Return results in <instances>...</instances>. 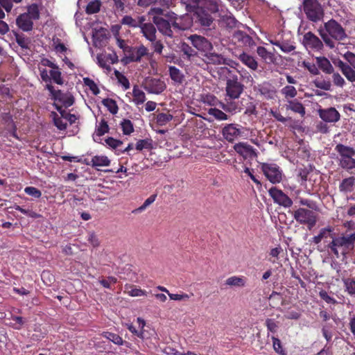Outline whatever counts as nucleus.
Here are the masks:
<instances>
[{
    "label": "nucleus",
    "instance_id": "nucleus-38",
    "mask_svg": "<svg viewBox=\"0 0 355 355\" xmlns=\"http://www.w3.org/2000/svg\"><path fill=\"white\" fill-rule=\"evenodd\" d=\"M24 14H26L33 21L34 20H38L40 17L39 8L36 3H33L28 6L27 12Z\"/></svg>",
    "mask_w": 355,
    "mask_h": 355
},
{
    "label": "nucleus",
    "instance_id": "nucleus-14",
    "mask_svg": "<svg viewBox=\"0 0 355 355\" xmlns=\"http://www.w3.org/2000/svg\"><path fill=\"white\" fill-rule=\"evenodd\" d=\"M241 134V125L235 123L227 124L222 130L223 137L229 142H233Z\"/></svg>",
    "mask_w": 355,
    "mask_h": 355
},
{
    "label": "nucleus",
    "instance_id": "nucleus-61",
    "mask_svg": "<svg viewBox=\"0 0 355 355\" xmlns=\"http://www.w3.org/2000/svg\"><path fill=\"white\" fill-rule=\"evenodd\" d=\"M302 65L304 68H306L311 74L313 75H318L320 73L318 67H317L314 63L303 61Z\"/></svg>",
    "mask_w": 355,
    "mask_h": 355
},
{
    "label": "nucleus",
    "instance_id": "nucleus-13",
    "mask_svg": "<svg viewBox=\"0 0 355 355\" xmlns=\"http://www.w3.org/2000/svg\"><path fill=\"white\" fill-rule=\"evenodd\" d=\"M232 41L241 47H252L255 42L252 37L241 31H236L232 35Z\"/></svg>",
    "mask_w": 355,
    "mask_h": 355
},
{
    "label": "nucleus",
    "instance_id": "nucleus-35",
    "mask_svg": "<svg viewBox=\"0 0 355 355\" xmlns=\"http://www.w3.org/2000/svg\"><path fill=\"white\" fill-rule=\"evenodd\" d=\"M92 166H108L110 164V160L107 156L104 155H96L91 159Z\"/></svg>",
    "mask_w": 355,
    "mask_h": 355
},
{
    "label": "nucleus",
    "instance_id": "nucleus-34",
    "mask_svg": "<svg viewBox=\"0 0 355 355\" xmlns=\"http://www.w3.org/2000/svg\"><path fill=\"white\" fill-rule=\"evenodd\" d=\"M221 3L220 0H205L204 8L209 13H216L219 10V5Z\"/></svg>",
    "mask_w": 355,
    "mask_h": 355
},
{
    "label": "nucleus",
    "instance_id": "nucleus-27",
    "mask_svg": "<svg viewBox=\"0 0 355 355\" xmlns=\"http://www.w3.org/2000/svg\"><path fill=\"white\" fill-rule=\"evenodd\" d=\"M146 21L144 16L138 17L137 19H133L131 16L125 15L121 19V24L128 25L132 28H140L144 21Z\"/></svg>",
    "mask_w": 355,
    "mask_h": 355
},
{
    "label": "nucleus",
    "instance_id": "nucleus-12",
    "mask_svg": "<svg viewBox=\"0 0 355 355\" xmlns=\"http://www.w3.org/2000/svg\"><path fill=\"white\" fill-rule=\"evenodd\" d=\"M233 148L244 159H252L257 157L256 149L246 142H239L233 146Z\"/></svg>",
    "mask_w": 355,
    "mask_h": 355
},
{
    "label": "nucleus",
    "instance_id": "nucleus-4",
    "mask_svg": "<svg viewBox=\"0 0 355 355\" xmlns=\"http://www.w3.org/2000/svg\"><path fill=\"white\" fill-rule=\"evenodd\" d=\"M293 216L298 223L306 225L310 230L316 225L318 220L317 215L313 210L302 207L294 211Z\"/></svg>",
    "mask_w": 355,
    "mask_h": 355
},
{
    "label": "nucleus",
    "instance_id": "nucleus-49",
    "mask_svg": "<svg viewBox=\"0 0 355 355\" xmlns=\"http://www.w3.org/2000/svg\"><path fill=\"white\" fill-rule=\"evenodd\" d=\"M101 3L99 0H95L89 2L86 7V12L87 14H94L100 10Z\"/></svg>",
    "mask_w": 355,
    "mask_h": 355
},
{
    "label": "nucleus",
    "instance_id": "nucleus-17",
    "mask_svg": "<svg viewBox=\"0 0 355 355\" xmlns=\"http://www.w3.org/2000/svg\"><path fill=\"white\" fill-rule=\"evenodd\" d=\"M243 64L246 66L252 71H257L258 69V62L255 58L245 51H241L239 54H234Z\"/></svg>",
    "mask_w": 355,
    "mask_h": 355
},
{
    "label": "nucleus",
    "instance_id": "nucleus-20",
    "mask_svg": "<svg viewBox=\"0 0 355 355\" xmlns=\"http://www.w3.org/2000/svg\"><path fill=\"white\" fill-rule=\"evenodd\" d=\"M156 28L154 24L145 23V21L140 26L141 33L143 34V36L150 42H154L157 39Z\"/></svg>",
    "mask_w": 355,
    "mask_h": 355
},
{
    "label": "nucleus",
    "instance_id": "nucleus-54",
    "mask_svg": "<svg viewBox=\"0 0 355 355\" xmlns=\"http://www.w3.org/2000/svg\"><path fill=\"white\" fill-rule=\"evenodd\" d=\"M314 85L320 89H323L324 91H331V83L329 80H316L313 82Z\"/></svg>",
    "mask_w": 355,
    "mask_h": 355
},
{
    "label": "nucleus",
    "instance_id": "nucleus-26",
    "mask_svg": "<svg viewBox=\"0 0 355 355\" xmlns=\"http://www.w3.org/2000/svg\"><path fill=\"white\" fill-rule=\"evenodd\" d=\"M270 43L279 47L283 52L288 53L295 49V46L293 42H291L288 40H270Z\"/></svg>",
    "mask_w": 355,
    "mask_h": 355
},
{
    "label": "nucleus",
    "instance_id": "nucleus-19",
    "mask_svg": "<svg viewBox=\"0 0 355 355\" xmlns=\"http://www.w3.org/2000/svg\"><path fill=\"white\" fill-rule=\"evenodd\" d=\"M191 44L200 51H207L212 47L211 42L204 37L193 35L189 37Z\"/></svg>",
    "mask_w": 355,
    "mask_h": 355
},
{
    "label": "nucleus",
    "instance_id": "nucleus-63",
    "mask_svg": "<svg viewBox=\"0 0 355 355\" xmlns=\"http://www.w3.org/2000/svg\"><path fill=\"white\" fill-rule=\"evenodd\" d=\"M265 325L268 331L276 333L278 329V322L275 319L268 318L266 320Z\"/></svg>",
    "mask_w": 355,
    "mask_h": 355
},
{
    "label": "nucleus",
    "instance_id": "nucleus-55",
    "mask_svg": "<svg viewBox=\"0 0 355 355\" xmlns=\"http://www.w3.org/2000/svg\"><path fill=\"white\" fill-rule=\"evenodd\" d=\"M202 101L211 106L217 105L218 104L220 105V103L214 95L211 94L202 96Z\"/></svg>",
    "mask_w": 355,
    "mask_h": 355
},
{
    "label": "nucleus",
    "instance_id": "nucleus-9",
    "mask_svg": "<svg viewBox=\"0 0 355 355\" xmlns=\"http://www.w3.org/2000/svg\"><path fill=\"white\" fill-rule=\"evenodd\" d=\"M268 193L275 203L284 208H289L293 205V202L292 199L283 192V191L277 189L276 187H271Z\"/></svg>",
    "mask_w": 355,
    "mask_h": 355
},
{
    "label": "nucleus",
    "instance_id": "nucleus-2",
    "mask_svg": "<svg viewBox=\"0 0 355 355\" xmlns=\"http://www.w3.org/2000/svg\"><path fill=\"white\" fill-rule=\"evenodd\" d=\"M176 15L173 12L166 13L164 17L162 16H153V22L157 30L165 37H173L174 32L184 30L177 21Z\"/></svg>",
    "mask_w": 355,
    "mask_h": 355
},
{
    "label": "nucleus",
    "instance_id": "nucleus-8",
    "mask_svg": "<svg viewBox=\"0 0 355 355\" xmlns=\"http://www.w3.org/2000/svg\"><path fill=\"white\" fill-rule=\"evenodd\" d=\"M328 248L337 258H339L340 254L345 256L349 250L352 249L346 241L345 236L332 237V241L328 245Z\"/></svg>",
    "mask_w": 355,
    "mask_h": 355
},
{
    "label": "nucleus",
    "instance_id": "nucleus-29",
    "mask_svg": "<svg viewBox=\"0 0 355 355\" xmlns=\"http://www.w3.org/2000/svg\"><path fill=\"white\" fill-rule=\"evenodd\" d=\"M197 53V51L193 49L191 46H190L188 44L183 42L181 44L180 46V53L182 58L184 60L189 61L195 54Z\"/></svg>",
    "mask_w": 355,
    "mask_h": 355
},
{
    "label": "nucleus",
    "instance_id": "nucleus-32",
    "mask_svg": "<svg viewBox=\"0 0 355 355\" xmlns=\"http://www.w3.org/2000/svg\"><path fill=\"white\" fill-rule=\"evenodd\" d=\"M125 293L131 297H140L146 295V291L141 288H137L135 285L125 284Z\"/></svg>",
    "mask_w": 355,
    "mask_h": 355
},
{
    "label": "nucleus",
    "instance_id": "nucleus-62",
    "mask_svg": "<svg viewBox=\"0 0 355 355\" xmlns=\"http://www.w3.org/2000/svg\"><path fill=\"white\" fill-rule=\"evenodd\" d=\"M105 56L103 54H100L97 55V61L100 67L105 69L107 71V72L111 71L112 68L110 65L108 64L107 60H105Z\"/></svg>",
    "mask_w": 355,
    "mask_h": 355
},
{
    "label": "nucleus",
    "instance_id": "nucleus-24",
    "mask_svg": "<svg viewBox=\"0 0 355 355\" xmlns=\"http://www.w3.org/2000/svg\"><path fill=\"white\" fill-rule=\"evenodd\" d=\"M315 60L318 69H320L326 74L333 73L334 68L328 58L324 56H319L315 58Z\"/></svg>",
    "mask_w": 355,
    "mask_h": 355
},
{
    "label": "nucleus",
    "instance_id": "nucleus-7",
    "mask_svg": "<svg viewBox=\"0 0 355 355\" xmlns=\"http://www.w3.org/2000/svg\"><path fill=\"white\" fill-rule=\"evenodd\" d=\"M324 28L328 34L336 40L342 41L347 37L345 28L334 19L324 23Z\"/></svg>",
    "mask_w": 355,
    "mask_h": 355
},
{
    "label": "nucleus",
    "instance_id": "nucleus-39",
    "mask_svg": "<svg viewBox=\"0 0 355 355\" xmlns=\"http://www.w3.org/2000/svg\"><path fill=\"white\" fill-rule=\"evenodd\" d=\"M102 104L106 107L112 114H116L119 111V107L116 102L112 98H107L103 99Z\"/></svg>",
    "mask_w": 355,
    "mask_h": 355
},
{
    "label": "nucleus",
    "instance_id": "nucleus-42",
    "mask_svg": "<svg viewBox=\"0 0 355 355\" xmlns=\"http://www.w3.org/2000/svg\"><path fill=\"white\" fill-rule=\"evenodd\" d=\"M45 89H46L50 92L51 98L53 100L59 101L61 102V101L62 100V97L64 94L62 92L61 90H60V89L55 90L54 89V87L50 83H47L46 85Z\"/></svg>",
    "mask_w": 355,
    "mask_h": 355
},
{
    "label": "nucleus",
    "instance_id": "nucleus-6",
    "mask_svg": "<svg viewBox=\"0 0 355 355\" xmlns=\"http://www.w3.org/2000/svg\"><path fill=\"white\" fill-rule=\"evenodd\" d=\"M261 171L266 178L272 184L279 183L282 180V172L279 166L272 163H263Z\"/></svg>",
    "mask_w": 355,
    "mask_h": 355
},
{
    "label": "nucleus",
    "instance_id": "nucleus-59",
    "mask_svg": "<svg viewBox=\"0 0 355 355\" xmlns=\"http://www.w3.org/2000/svg\"><path fill=\"white\" fill-rule=\"evenodd\" d=\"M332 74V80L334 85L336 87H339L343 88L345 85V79L340 76V74L338 72H333Z\"/></svg>",
    "mask_w": 355,
    "mask_h": 355
},
{
    "label": "nucleus",
    "instance_id": "nucleus-25",
    "mask_svg": "<svg viewBox=\"0 0 355 355\" xmlns=\"http://www.w3.org/2000/svg\"><path fill=\"white\" fill-rule=\"evenodd\" d=\"M257 53L267 64L274 63L276 60L273 53L268 51L265 47L259 46L257 48Z\"/></svg>",
    "mask_w": 355,
    "mask_h": 355
},
{
    "label": "nucleus",
    "instance_id": "nucleus-23",
    "mask_svg": "<svg viewBox=\"0 0 355 355\" xmlns=\"http://www.w3.org/2000/svg\"><path fill=\"white\" fill-rule=\"evenodd\" d=\"M286 110H291L292 112L299 114L302 117H304L306 114V110L303 104L297 99L288 100L286 105Z\"/></svg>",
    "mask_w": 355,
    "mask_h": 355
},
{
    "label": "nucleus",
    "instance_id": "nucleus-11",
    "mask_svg": "<svg viewBox=\"0 0 355 355\" xmlns=\"http://www.w3.org/2000/svg\"><path fill=\"white\" fill-rule=\"evenodd\" d=\"M302 44L306 49H310L315 51L322 50L324 46L321 40L311 31L304 35Z\"/></svg>",
    "mask_w": 355,
    "mask_h": 355
},
{
    "label": "nucleus",
    "instance_id": "nucleus-33",
    "mask_svg": "<svg viewBox=\"0 0 355 355\" xmlns=\"http://www.w3.org/2000/svg\"><path fill=\"white\" fill-rule=\"evenodd\" d=\"M335 150L339 154L340 158L349 155H355V150L350 146L338 144L335 147Z\"/></svg>",
    "mask_w": 355,
    "mask_h": 355
},
{
    "label": "nucleus",
    "instance_id": "nucleus-43",
    "mask_svg": "<svg viewBox=\"0 0 355 355\" xmlns=\"http://www.w3.org/2000/svg\"><path fill=\"white\" fill-rule=\"evenodd\" d=\"M345 291L351 296L355 295V279L354 278H345L343 279Z\"/></svg>",
    "mask_w": 355,
    "mask_h": 355
},
{
    "label": "nucleus",
    "instance_id": "nucleus-58",
    "mask_svg": "<svg viewBox=\"0 0 355 355\" xmlns=\"http://www.w3.org/2000/svg\"><path fill=\"white\" fill-rule=\"evenodd\" d=\"M104 337H105L109 340L112 341L114 344L117 345H122L123 343V340L121 336L118 334L111 333V332H105L104 334Z\"/></svg>",
    "mask_w": 355,
    "mask_h": 355
},
{
    "label": "nucleus",
    "instance_id": "nucleus-31",
    "mask_svg": "<svg viewBox=\"0 0 355 355\" xmlns=\"http://www.w3.org/2000/svg\"><path fill=\"white\" fill-rule=\"evenodd\" d=\"M225 284L230 286L244 287L246 285V278L243 276H232L226 279Z\"/></svg>",
    "mask_w": 355,
    "mask_h": 355
},
{
    "label": "nucleus",
    "instance_id": "nucleus-41",
    "mask_svg": "<svg viewBox=\"0 0 355 355\" xmlns=\"http://www.w3.org/2000/svg\"><path fill=\"white\" fill-rule=\"evenodd\" d=\"M274 351L279 355H288L286 349L283 347L282 341L275 336H272Z\"/></svg>",
    "mask_w": 355,
    "mask_h": 355
},
{
    "label": "nucleus",
    "instance_id": "nucleus-52",
    "mask_svg": "<svg viewBox=\"0 0 355 355\" xmlns=\"http://www.w3.org/2000/svg\"><path fill=\"white\" fill-rule=\"evenodd\" d=\"M15 41L17 44L22 49H28L29 44V39L23 34L15 33Z\"/></svg>",
    "mask_w": 355,
    "mask_h": 355
},
{
    "label": "nucleus",
    "instance_id": "nucleus-45",
    "mask_svg": "<svg viewBox=\"0 0 355 355\" xmlns=\"http://www.w3.org/2000/svg\"><path fill=\"white\" fill-rule=\"evenodd\" d=\"M110 128L107 124V122L105 121V119H102L100 121L98 125L96 127L95 134L98 137H101L104 135L105 133L108 132Z\"/></svg>",
    "mask_w": 355,
    "mask_h": 355
},
{
    "label": "nucleus",
    "instance_id": "nucleus-44",
    "mask_svg": "<svg viewBox=\"0 0 355 355\" xmlns=\"http://www.w3.org/2000/svg\"><path fill=\"white\" fill-rule=\"evenodd\" d=\"M51 116L53 119L55 126L60 130H64L67 129V124L63 119L58 116L55 112H51Z\"/></svg>",
    "mask_w": 355,
    "mask_h": 355
},
{
    "label": "nucleus",
    "instance_id": "nucleus-57",
    "mask_svg": "<svg viewBox=\"0 0 355 355\" xmlns=\"http://www.w3.org/2000/svg\"><path fill=\"white\" fill-rule=\"evenodd\" d=\"M299 204L302 206H306V207L309 208V209L311 210L317 211L318 209L317 202L309 199L300 198Z\"/></svg>",
    "mask_w": 355,
    "mask_h": 355
},
{
    "label": "nucleus",
    "instance_id": "nucleus-36",
    "mask_svg": "<svg viewBox=\"0 0 355 355\" xmlns=\"http://www.w3.org/2000/svg\"><path fill=\"white\" fill-rule=\"evenodd\" d=\"M133 101L137 105L143 104L146 100L145 93L137 85H135L132 89Z\"/></svg>",
    "mask_w": 355,
    "mask_h": 355
},
{
    "label": "nucleus",
    "instance_id": "nucleus-37",
    "mask_svg": "<svg viewBox=\"0 0 355 355\" xmlns=\"http://www.w3.org/2000/svg\"><path fill=\"white\" fill-rule=\"evenodd\" d=\"M354 178L353 177L345 178L339 185V189L342 192H350L353 190Z\"/></svg>",
    "mask_w": 355,
    "mask_h": 355
},
{
    "label": "nucleus",
    "instance_id": "nucleus-53",
    "mask_svg": "<svg viewBox=\"0 0 355 355\" xmlns=\"http://www.w3.org/2000/svg\"><path fill=\"white\" fill-rule=\"evenodd\" d=\"M83 83L85 86L89 87L90 91L94 95H97L100 93V89H98L97 85L95 83V82L92 79H91L88 77L84 78Z\"/></svg>",
    "mask_w": 355,
    "mask_h": 355
},
{
    "label": "nucleus",
    "instance_id": "nucleus-22",
    "mask_svg": "<svg viewBox=\"0 0 355 355\" xmlns=\"http://www.w3.org/2000/svg\"><path fill=\"white\" fill-rule=\"evenodd\" d=\"M206 64H230V59L224 58L222 55L216 53H209L205 55Z\"/></svg>",
    "mask_w": 355,
    "mask_h": 355
},
{
    "label": "nucleus",
    "instance_id": "nucleus-1",
    "mask_svg": "<svg viewBox=\"0 0 355 355\" xmlns=\"http://www.w3.org/2000/svg\"><path fill=\"white\" fill-rule=\"evenodd\" d=\"M220 73L225 76V102L220 103V107L226 112H234L238 109V103L235 99L240 98L243 93L245 85L239 80L236 72L224 67L220 68Z\"/></svg>",
    "mask_w": 355,
    "mask_h": 355
},
{
    "label": "nucleus",
    "instance_id": "nucleus-48",
    "mask_svg": "<svg viewBox=\"0 0 355 355\" xmlns=\"http://www.w3.org/2000/svg\"><path fill=\"white\" fill-rule=\"evenodd\" d=\"M281 92L286 98H293L297 94L295 87L291 85H286L282 89Z\"/></svg>",
    "mask_w": 355,
    "mask_h": 355
},
{
    "label": "nucleus",
    "instance_id": "nucleus-56",
    "mask_svg": "<svg viewBox=\"0 0 355 355\" xmlns=\"http://www.w3.org/2000/svg\"><path fill=\"white\" fill-rule=\"evenodd\" d=\"M157 123L159 125H164L173 119V116L168 113H159L157 116Z\"/></svg>",
    "mask_w": 355,
    "mask_h": 355
},
{
    "label": "nucleus",
    "instance_id": "nucleus-21",
    "mask_svg": "<svg viewBox=\"0 0 355 355\" xmlns=\"http://www.w3.org/2000/svg\"><path fill=\"white\" fill-rule=\"evenodd\" d=\"M17 26L23 31L28 32L33 30V21L26 14H20L16 19Z\"/></svg>",
    "mask_w": 355,
    "mask_h": 355
},
{
    "label": "nucleus",
    "instance_id": "nucleus-47",
    "mask_svg": "<svg viewBox=\"0 0 355 355\" xmlns=\"http://www.w3.org/2000/svg\"><path fill=\"white\" fill-rule=\"evenodd\" d=\"M122 132L125 135H130L134 132V126L132 122L129 119H123L121 122Z\"/></svg>",
    "mask_w": 355,
    "mask_h": 355
},
{
    "label": "nucleus",
    "instance_id": "nucleus-5",
    "mask_svg": "<svg viewBox=\"0 0 355 355\" xmlns=\"http://www.w3.org/2000/svg\"><path fill=\"white\" fill-rule=\"evenodd\" d=\"M125 56L122 61L125 64L139 62L141 58L148 54V49L144 45L139 46H128L124 49Z\"/></svg>",
    "mask_w": 355,
    "mask_h": 355
},
{
    "label": "nucleus",
    "instance_id": "nucleus-51",
    "mask_svg": "<svg viewBox=\"0 0 355 355\" xmlns=\"http://www.w3.org/2000/svg\"><path fill=\"white\" fill-rule=\"evenodd\" d=\"M208 114L213 116L217 120L222 121L227 119V115L225 112L215 107L209 109Z\"/></svg>",
    "mask_w": 355,
    "mask_h": 355
},
{
    "label": "nucleus",
    "instance_id": "nucleus-40",
    "mask_svg": "<svg viewBox=\"0 0 355 355\" xmlns=\"http://www.w3.org/2000/svg\"><path fill=\"white\" fill-rule=\"evenodd\" d=\"M49 77L51 78V81L52 80L53 83L58 85H63L64 80L62 77V73L60 70V68L58 69H52L49 71Z\"/></svg>",
    "mask_w": 355,
    "mask_h": 355
},
{
    "label": "nucleus",
    "instance_id": "nucleus-16",
    "mask_svg": "<svg viewBox=\"0 0 355 355\" xmlns=\"http://www.w3.org/2000/svg\"><path fill=\"white\" fill-rule=\"evenodd\" d=\"M254 91L259 93L266 99H274L276 96L275 87L268 82H264L255 86Z\"/></svg>",
    "mask_w": 355,
    "mask_h": 355
},
{
    "label": "nucleus",
    "instance_id": "nucleus-50",
    "mask_svg": "<svg viewBox=\"0 0 355 355\" xmlns=\"http://www.w3.org/2000/svg\"><path fill=\"white\" fill-rule=\"evenodd\" d=\"M114 76L117 79L118 82L123 87L125 90L130 88V82L128 79L118 70H114Z\"/></svg>",
    "mask_w": 355,
    "mask_h": 355
},
{
    "label": "nucleus",
    "instance_id": "nucleus-3",
    "mask_svg": "<svg viewBox=\"0 0 355 355\" xmlns=\"http://www.w3.org/2000/svg\"><path fill=\"white\" fill-rule=\"evenodd\" d=\"M303 10L306 18L313 22L321 20L324 15V11L317 0H304Z\"/></svg>",
    "mask_w": 355,
    "mask_h": 355
},
{
    "label": "nucleus",
    "instance_id": "nucleus-15",
    "mask_svg": "<svg viewBox=\"0 0 355 355\" xmlns=\"http://www.w3.org/2000/svg\"><path fill=\"white\" fill-rule=\"evenodd\" d=\"M318 114L320 117L327 123H336L340 119V114L335 107L320 109Z\"/></svg>",
    "mask_w": 355,
    "mask_h": 355
},
{
    "label": "nucleus",
    "instance_id": "nucleus-46",
    "mask_svg": "<svg viewBox=\"0 0 355 355\" xmlns=\"http://www.w3.org/2000/svg\"><path fill=\"white\" fill-rule=\"evenodd\" d=\"M156 197L157 196L155 194L151 195L144 201L142 205L132 210V213L137 214L144 211L149 205H150L152 203L155 202Z\"/></svg>",
    "mask_w": 355,
    "mask_h": 355
},
{
    "label": "nucleus",
    "instance_id": "nucleus-28",
    "mask_svg": "<svg viewBox=\"0 0 355 355\" xmlns=\"http://www.w3.org/2000/svg\"><path fill=\"white\" fill-rule=\"evenodd\" d=\"M168 72L170 78L173 81L178 84L183 83L184 76L182 71L175 66L168 67Z\"/></svg>",
    "mask_w": 355,
    "mask_h": 355
},
{
    "label": "nucleus",
    "instance_id": "nucleus-64",
    "mask_svg": "<svg viewBox=\"0 0 355 355\" xmlns=\"http://www.w3.org/2000/svg\"><path fill=\"white\" fill-rule=\"evenodd\" d=\"M343 57L347 62V64L355 69V54L351 51H347Z\"/></svg>",
    "mask_w": 355,
    "mask_h": 355
},
{
    "label": "nucleus",
    "instance_id": "nucleus-30",
    "mask_svg": "<svg viewBox=\"0 0 355 355\" xmlns=\"http://www.w3.org/2000/svg\"><path fill=\"white\" fill-rule=\"evenodd\" d=\"M354 155L345 156L338 159V165L344 169L351 170L355 168Z\"/></svg>",
    "mask_w": 355,
    "mask_h": 355
},
{
    "label": "nucleus",
    "instance_id": "nucleus-18",
    "mask_svg": "<svg viewBox=\"0 0 355 355\" xmlns=\"http://www.w3.org/2000/svg\"><path fill=\"white\" fill-rule=\"evenodd\" d=\"M196 21L204 27H209L214 21V18L211 13L204 8H198L196 12Z\"/></svg>",
    "mask_w": 355,
    "mask_h": 355
},
{
    "label": "nucleus",
    "instance_id": "nucleus-60",
    "mask_svg": "<svg viewBox=\"0 0 355 355\" xmlns=\"http://www.w3.org/2000/svg\"><path fill=\"white\" fill-rule=\"evenodd\" d=\"M342 73L350 82H355V69L348 65V67L342 71Z\"/></svg>",
    "mask_w": 355,
    "mask_h": 355
},
{
    "label": "nucleus",
    "instance_id": "nucleus-10",
    "mask_svg": "<svg viewBox=\"0 0 355 355\" xmlns=\"http://www.w3.org/2000/svg\"><path fill=\"white\" fill-rule=\"evenodd\" d=\"M144 88L150 94H159L165 90V83L159 78L152 77L146 78L143 83Z\"/></svg>",
    "mask_w": 355,
    "mask_h": 355
}]
</instances>
